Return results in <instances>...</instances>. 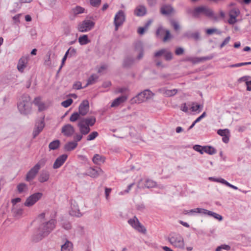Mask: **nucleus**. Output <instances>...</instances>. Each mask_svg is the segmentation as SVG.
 Masks as SVG:
<instances>
[{"label":"nucleus","instance_id":"nucleus-46","mask_svg":"<svg viewBox=\"0 0 251 251\" xmlns=\"http://www.w3.org/2000/svg\"><path fill=\"white\" fill-rule=\"evenodd\" d=\"M206 32L208 35L212 34H213L214 32H216L218 34H221V33H222L221 31L218 30L216 28H209V29H207L206 30Z\"/></svg>","mask_w":251,"mask_h":251},{"label":"nucleus","instance_id":"nucleus-7","mask_svg":"<svg viewBox=\"0 0 251 251\" xmlns=\"http://www.w3.org/2000/svg\"><path fill=\"white\" fill-rule=\"evenodd\" d=\"M43 194L40 192H37L29 196L24 203V205L27 207H31L37 201L41 199Z\"/></svg>","mask_w":251,"mask_h":251},{"label":"nucleus","instance_id":"nucleus-12","mask_svg":"<svg viewBox=\"0 0 251 251\" xmlns=\"http://www.w3.org/2000/svg\"><path fill=\"white\" fill-rule=\"evenodd\" d=\"M39 171L38 166H33L26 174L25 180L29 182L34 179Z\"/></svg>","mask_w":251,"mask_h":251},{"label":"nucleus","instance_id":"nucleus-11","mask_svg":"<svg viewBox=\"0 0 251 251\" xmlns=\"http://www.w3.org/2000/svg\"><path fill=\"white\" fill-rule=\"evenodd\" d=\"M164 33L166 34L164 36L163 41V42H166L171 37V35L170 31L168 29H165L162 26H160L157 28L156 31V35L157 36H162Z\"/></svg>","mask_w":251,"mask_h":251},{"label":"nucleus","instance_id":"nucleus-24","mask_svg":"<svg viewBox=\"0 0 251 251\" xmlns=\"http://www.w3.org/2000/svg\"><path fill=\"white\" fill-rule=\"evenodd\" d=\"M127 99L126 96H122L115 99L111 104V107H114L119 105L121 103L125 102Z\"/></svg>","mask_w":251,"mask_h":251},{"label":"nucleus","instance_id":"nucleus-30","mask_svg":"<svg viewBox=\"0 0 251 251\" xmlns=\"http://www.w3.org/2000/svg\"><path fill=\"white\" fill-rule=\"evenodd\" d=\"M92 161L94 164L99 165L100 163H104L105 161V158L103 156L96 154L93 156Z\"/></svg>","mask_w":251,"mask_h":251},{"label":"nucleus","instance_id":"nucleus-27","mask_svg":"<svg viewBox=\"0 0 251 251\" xmlns=\"http://www.w3.org/2000/svg\"><path fill=\"white\" fill-rule=\"evenodd\" d=\"M77 145L75 141L69 142L65 145L64 149L65 151H70L75 150L77 146Z\"/></svg>","mask_w":251,"mask_h":251},{"label":"nucleus","instance_id":"nucleus-61","mask_svg":"<svg viewBox=\"0 0 251 251\" xmlns=\"http://www.w3.org/2000/svg\"><path fill=\"white\" fill-rule=\"evenodd\" d=\"M73 88L76 90L82 88L81 86V83L80 81L75 82L73 85Z\"/></svg>","mask_w":251,"mask_h":251},{"label":"nucleus","instance_id":"nucleus-37","mask_svg":"<svg viewBox=\"0 0 251 251\" xmlns=\"http://www.w3.org/2000/svg\"><path fill=\"white\" fill-rule=\"evenodd\" d=\"M203 152H206L209 154L212 155L216 152V150L211 146H203Z\"/></svg>","mask_w":251,"mask_h":251},{"label":"nucleus","instance_id":"nucleus-21","mask_svg":"<svg viewBox=\"0 0 251 251\" xmlns=\"http://www.w3.org/2000/svg\"><path fill=\"white\" fill-rule=\"evenodd\" d=\"M96 118L94 116H91L86 118H83L79 122H82V123L89 127L93 126L96 123Z\"/></svg>","mask_w":251,"mask_h":251},{"label":"nucleus","instance_id":"nucleus-28","mask_svg":"<svg viewBox=\"0 0 251 251\" xmlns=\"http://www.w3.org/2000/svg\"><path fill=\"white\" fill-rule=\"evenodd\" d=\"M202 214L207 215L208 216H212L214 217L215 219H218L219 221H222L223 220V217L221 215L214 212L209 211L205 209H203Z\"/></svg>","mask_w":251,"mask_h":251},{"label":"nucleus","instance_id":"nucleus-9","mask_svg":"<svg viewBox=\"0 0 251 251\" xmlns=\"http://www.w3.org/2000/svg\"><path fill=\"white\" fill-rule=\"evenodd\" d=\"M45 126L44 117L38 120L35 125V127L33 131V137L35 138L37 135L42 131Z\"/></svg>","mask_w":251,"mask_h":251},{"label":"nucleus","instance_id":"nucleus-56","mask_svg":"<svg viewBox=\"0 0 251 251\" xmlns=\"http://www.w3.org/2000/svg\"><path fill=\"white\" fill-rule=\"evenodd\" d=\"M166 52V49H162L157 51H156L154 53V57H158L162 55H164V54Z\"/></svg>","mask_w":251,"mask_h":251},{"label":"nucleus","instance_id":"nucleus-14","mask_svg":"<svg viewBox=\"0 0 251 251\" xmlns=\"http://www.w3.org/2000/svg\"><path fill=\"white\" fill-rule=\"evenodd\" d=\"M103 174V171L100 168H98L97 169H95L93 168H90L88 170L87 172L85 174V175L89 176L93 178H96L99 176H100Z\"/></svg>","mask_w":251,"mask_h":251},{"label":"nucleus","instance_id":"nucleus-1","mask_svg":"<svg viewBox=\"0 0 251 251\" xmlns=\"http://www.w3.org/2000/svg\"><path fill=\"white\" fill-rule=\"evenodd\" d=\"M56 222L54 219H51L47 222H42L38 230V233L33 235L32 239L37 242L47 236L55 228Z\"/></svg>","mask_w":251,"mask_h":251},{"label":"nucleus","instance_id":"nucleus-26","mask_svg":"<svg viewBox=\"0 0 251 251\" xmlns=\"http://www.w3.org/2000/svg\"><path fill=\"white\" fill-rule=\"evenodd\" d=\"M134 60H135L132 57H130V56L126 57L123 61V67L125 68H127L131 67L134 64Z\"/></svg>","mask_w":251,"mask_h":251},{"label":"nucleus","instance_id":"nucleus-40","mask_svg":"<svg viewBox=\"0 0 251 251\" xmlns=\"http://www.w3.org/2000/svg\"><path fill=\"white\" fill-rule=\"evenodd\" d=\"M156 186V182L151 179H147L145 182V187L147 188H153Z\"/></svg>","mask_w":251,"mask_h":251},{"label":"nucleus","instance_id":"nucleus-63","mask_svg":"<svg viewBox=\"0 0 251 251\" xmlns=\"http://www.w3.org/2000/svg\"><path fill=\"white\" fill-rule=\"evenodd\" d=\"M214 56L215 55H214V54H211V55H210L209 56H207L201 57V61L202 62V61H206V60H210V59H212L214 57Z\"/></svg>","mask_w":251,"mask_h":251},{"label":"nucleus","instance_id":"nucleus-58","mask_svg":"<svg viewBox=\"0 0 251 251\" xmlns=\"http://www.w3.org/2000/svg\"><path fill=\"white\" fill-rule=\"evenodd\" d=\"M184 52V49L181 47H178L175 50V53L177 55H180L182 54Z\"/></svg>","mask_w":251,"mask_h":251},{"label":"nucleus","instance_id":"nucleus-43","mask_svg":"<svg viewBox=\"0 0 251 251\" xmlns=\"http://www.w3.org/2000/svg\"><path fill=\"white\" fill-rule=\"evenodd\" d=\"M186 60L192 62L194 64L201 62V57H188L186 59Z\"/></svg>","mask_w":251,"mask_h":251},{"label":"nucleus","instance_id":"nucleus-31","mask_svg":"<svg viewBox=\"0 0 251 251\" xmlns=\"http://www.w3.org/2000/svg\"><path fill=\"white\" fill-rule=\"evenodd\" d=\"M161 93L166 97H172L177 93L178 90L176 89L168 90L165 88H163L161 90Z\"/></svg>","mask_w":251,"mask_h":251},{"label":"nucleus","instance_id":"nucleus-52","mask_svg":"<svg viewBox=\"0 0 251 251\" xmlns=\"http://www.w3.org/2000/svg\"><path fill=\"white\" fill-rule=\"evenodd\" d=\"M170 23H171L172 26H173V27L175 30L176 31L180 28L179 25L178 23V22H177L176 21H175L174 20H171L170 21Z\"/></svg>","mask_w":251,"mask_h":251},{"label":"nucleus","instance_id":"nucleus-25","mask_svg":"<svg viewBox=\"0 0 251 251\" xmlns=\"http://www.w3.org/2000/svg\"><path fill=\"white\" fill-rule=\"evenodd\" d=\"M77 126L79 128V131L81 134L86 135L90 131V128L89 126H86L85 124L82 123V122H79Z\"/></svg>","mask_w":251,"mask_h":251},{"label":"nucleus","instance_id":"nucleus-59","mask_svg":"<svg viewBox=\"0 0 251 251\" xmlns=\"http://www.w3.org/2000/svg\"><path fill=\"white\" fill-rule=\"evenodd\" d=\"M230 40V37L229 36H228L226 38V39L224 40V41L223 42V43L220 45V49H222L225 45H227L229 43Z\"/></svg>","mask_w":251,"mask_h":251},{"label":"nucleus","instance_id":"nucleus-62","mask_svg":"<svg viewBox=\"0 0 251 251\" xmlns=\"http://www.w3.org/2000/svg\"><path fill=\"white\" fill-rule=\"evenodd\" d=\"M21 201V199L20 198H16L11 200V203L13 204V207L15 206H18L16 204Z\"/></svg>","mask_w":251,"mask_h":251},{"label":"nucleus","instance_id":"nucleus-34","mask_svg":"<svg viewBox=\"0 0 251 251\" xmlns=\"http://www.w3.org/2000/svg\"><path fill=\"white\" fill-rule=\"evenodd\" d=\"M203 211V208H196L193 209H191L190 210H185L184 211V214L185 215H193L195 213H200L202 214Z\"/></svg>","mask_w":251,"mask_h":251},{"label":"nucleus","instance_id":"nucleus-17","mask_svg":"<svg viewBox=\"0 0 251 251\" xmlns=\"http://www.w3.org/2000/svg\"><path fill=\"white\" fill-rule=\"evenodd\" d=\"M183 37L187 39H193L195 41L201 39L200 34L199 32H192L190 31L185 32L183 34Z\"/></svg>","mask_w":251,"mask_h":251},{"label":"nucleus","instance_id":"nucleus-60","mask_svg":"<svg viewBox=\"0 0 251 251\" xmlns=\"http://www.w3.org/2000/svg\"><path fill=\"white\" fill-rule=\"evenodd\" d=\"M250 78V76H248V75L244 76L241 77L240 78H239L238 80V81L239 82H245L246 84H247V82L249 81L248 80Z\"/></svg>","mask_w":251,"mask_h":251},{"label":"nucleus","instance_id":"nucleus-42","mask_svg":"<svg viewBox=\"0 0 251 251\" xmlns=\"http://www.w3.org/2000/svg\"><path fill=\"white\" fill-rule=\"evenodd\" d=\"M80 114L78 112L73 113L70 117V120L71 122H74L79 119L80 117Z\"/></svg>","mask_w":251,"mask_h":251},{"label":"nucleus","instance_id":"nucleus-38","mask_svg":"<svg viewBox=\"0 0 251 251\" xmlns=\"http://www.w3.org/2000/svg\"><path fill=\"white\" fill-rule=\"evenodd\" d=\"M240 11L238 8H233L230 11L229 13V17L232 19H235L240 14Z\"/></svg>","mask_w":251,"mask_h":251},{"label":"nucleus","instance_id":"nucleus-57","mask_svg":"<svg viewBox=\"0 0 251 251\" xmlns=\"http://www.w3.org/2000/svg\"><path fill=\"white\" fill-rule=\"evenodd\" d=\"M101 0H90V4L94 7H98L100 3Z\"/></svg>","mask_w":251,"mask_h":251},{"label":"nucleus","instance_id":"nucleus-19","mask_svg":"<svg viewBox=\"0 0 251 251\" xmlns=\"http://www.w3.org/2000/svg\"><path fill=\"white\" fill-rule=\"evenodd\" d=\"M71 214L73 216L80 217L81 216V214L80 212L79 209L78 208V204L75 201L71 202Z\"/></svg>","mask_w":251,"mask_h":251},{"label":"nucleus","instance_id":"nucleus-23","mask_svg":"<svg viewBox=\"0 0 251 251\" xmlns=\"http://www.w3.org/2000/svg\"><path fill=\"white\" fill-rule=\"evenodd\" d=\"M61 251H73V243L68 240H66L61 246Z\"/></svg>","mask_w":251,"mask_h":251},{"label":"nucleus","instance_id":"nucleus-53","mask_svg":"<svg viewBox=\"0 0 251 251\" xmlns=\"http://www.w3.org/2000/svg\"><path fill=\"white\" fill-rule=\"evenodd\" d=\"M230 249V246H229L228 245H222L220 246H219L216 249V251H221L222 250L224 249V250H229V249Z\"/></svg>","mask_w":251,"mask_h":251},{"label":"nucleus","instance_id":"nucleus-54","mask_svg":"<svg viewBox=\"0 0 251 251\" xmlns=\"http://www.w3.org/2000/svg\"><path fill=\"white\" fill-rule=\"evenodd\" d=\"M84 9L80 6H76L74 9V12L75 14H78L83 13Z\"/></svg>","mask_w":251,"mask_h":251},{"label":"nucleus","instance_id":"nucleus-32","mask_svg":"<svg viewBox=\"0 0 251 251\" xmlns=\"http://www.w3.org/2000/svg\"><path fill=\"white\" fill-rule=\"evenodd\" d=\"M146 13V8L144 6L140 5L134 10V14L137 16H143Z\"/></svg>","mask_w":251,"mask_h":251},{"label":"nucleus","instance_id":"nucleus-39","mask_svg":"<svg viewBox=\"0 0 251 251\" xmlns=\"http://www.w3.org/2000/svg\"><path fill=\"white\" fill-rule=\"evenodd\" d=\"M99 76L96 74L92 75L88 78L86 86L94 84L97 80L98 79Z\"/></svg>","mask_w":251,"mask_h":251},{"label":"nucleus","instance_id":"nucleus-55","mask_svg":"<svg viewBox=\"0 0 251 251\" xmlns=\"http://www.w3.org/2000/svg\"><path fill=\"white\" fill-rule=\"evenodd\" d=\"M193 149L199 152L201 154H203V147H202L200 145H195L194 147H193Z\"/></svg>","mask_w":251,"mask_h":251},{"label":"nucleus","instance_id":"nucleus-20","mask_svg":"<svg viewBox=\"0 0 251 251\" xmlns=\"http://www.w3.org/2000/svg\"><path fill=\"white\" fill-rule=\"evenodd\" d=\"M27 61L26 57H23L20 59L17 65V69L19 72L21 73L24 72L25 68L26 67Z\"/></svg>","mask_w":251,"mask_h":251},{"label":"nucleus","instance_id":"nucleus-36","mask_svg":"<svg viewBox=\"0 0 251 251\" xmlns=\"http://www.w3.org/2000/svg\"><path fill=\"white\" fill-rule=\"evenodd\" d=\"M78 42L81 45H84L90 42L87 35H83L78 38Z\"/></svg>","mask_w":251,"mask_h":251},{"label":"nucleus","instance_id":"nucleus-8","mask_svg":"<svg viewBox=\"0 0 251 251\" xmlns=\"http://www.w3.org/2000/svg\"><path fill=\"white\" fill-rule=\"evenodd\" d=\"M95 25V23L91 20H84L78 25V30L81 32L90 30Z\"/></svg>","mask_w":251,"mask_h":251},{"label":"nucleus","instance_id":"nucleus-41","mask_svg":"<svg viewBox=\"0 0 251 251\" xmlns=\"http://www.w3.org/2000/svg\"><path fill=\"white\" fill-rule=\"evenodd\" d=\"M135 50L136 51H144L143 44L141 42H137L135 44Z\"/></svg>","mask_w":251,"mask_h":251},{"label":"nucleus","instance_id":"nucleus-6","mask_svg":"<svg viewBox=\"0 0 251 251\" xmlns=\"http://www.w3.org/2000/svg\"><path fill=\"white\" fill-rule=\"evenodd\" d=\"M128 223L139 232L146 233V228L139 222L136 217L134 216L133 218L129 219Z\"/></svg>","mask_w":251,"mask_h":251},{"label":"nucleus","instance_id":"nucleus-10","mask_svg":"<svg viewBox=\"0 0 251 251\" xmlns=\"http://www.w3.org/2000/svg\"><path fill=\"white\" fill-rule=\"evenodd\" d=\"M160 12L163 15L169 16L175 14L176 11L171 4H164L160 7Z\"/></svg>","mask_w":251,"mask_h":251},{"label":"nucleus","instance_id":"nucleus-4","mask_svg":"<svg viewBox=\"0 0 251 251\" xmlns=\"http://www.w3.org/2000/svg\"><path fill=\"white\" fill-rule=\"evenodd\" d=\"M153 96V94L152 92L149 89L145 90L133 98L131 100L132 103H140L143 102L146 100L150 99Z\"/></svg>","mask_w":251,"mask_h":251},{"label":"nucleus","instance_id":"nucleus-3","mask_svg":"<svg viewBox=\"0 0 251 251\" xmlns=\"http://www.w3.org/2000/svg\"><path fill=\"white\" fill-rule=\"evenodd\" d=\"M201 15H203L216 21L218 20V17L214 15L213 10L207 6H199L193 10V16L194 18H198Z\"/></svg>","mask_w":251,"mask_h":251},{"label":"nucleus","instance_id":"nucleus-51","mask_svg":"<svg viewBox=\"0 0 251 251\" xmlns=\"http://www.w3.org/2000/svg\"><path fill=\"white\" fill-rule=\"evenodd\" d=\"M62 227L66 230H69L72 228L71 224L67 221H64L61 224Z\"/></svg>","mask_w":251,"mask_h":251},{"label":"nucleus","instance_id":"nucleus-16","mask_svg":"<svg viewBox=\"0 0 251 251\" xmlns=\"http://www.w3.org/2000/svg\"><path fill=\"white\" fill-rule=\"evenodd\" d=\"M67 157V155L64 154L57 157L53 163V169H56L60 167L66 160Z\"/></svg>","mask_w":251,"mask_h":251},{"label":"nucleus","instance_id":"nucleus-33","mask_svg":"<svg viewBox=\"0 0 251 251\" xmlns=\"http://www.w3.org/2000/svg\"><path fill=\"white\" fill-rule=\"evenodd\" d=\"M13 215L16 217L21 216L23 213V209L18 206H15L12 207V209Z\"/></svg>","mask_w":251,"mask_h":251},{"label":"nucleus","instance_id":"nucleus-47","mask_svg":"<svg viewBox=\"0 0 251 251\" xmlns=\"http://www.w3.org/2000/svg\"><path fill=\"white\" fill-rule=\"evenodd\" d=\"M44 64L47 66H51V63L50 61V53L49 52L46 55V58L44 61Z\"/></svg>","mask_w":251,"mask_h":251},{"label":"nucleus","instance_id":"nucleus-44","mask_svg":"<svg viewBox=\"0 0 251 251\" xmlns=\"http://www.w3.org/2000/svg\"><path fill=\"white\" fill-rule=\"evenodd\" d=\"M217 133L220 136L224 137L227 135H229V131L228 129H219L218 130Z\"/></svg>","mask_w":251,"mask_h":251},{"label":"nucleus","instance_id":"nucleus-29","mask_svg":"<svg viewBox=\"0 0 251 251\" xmlns=\"http://www.w3.org/2000/svg\"><path fill=\"white\" fill-rule=\"evenodd\" d=\"M17 190L19 194L27 193L28 187L27 184L25 183H20L17 186Z\"/></svg>","mask_w":251,"mask_h":251},{"label":"nucleus","instance_id":"nucleus-13","mask_svg":"<svg viewBox=\"0 0 251 251\" xmlns=\"http://www.w3.org/2000/svg\"><path fill=\"white\" fill-rule=\"evenodd\" d=\"M89 104L87 100H84L78 107V113L82 116L86 115L89 111Z\"/></svg>","mask_w":251,"mask_h":251},{"label":"nucleus","instance_id":"nucleus-48","mask_svg":"<svg viewBox=\"0 0 251 251\" xmlns=\"http://www.w3.org/2000/svg\"><path fill=\"white\" fill-rule=\"evenodd\" d=\"M164 57L166 60L170 61L173 58V54L171 52L168 51L166 50V52L164 54Z\"/></svg>","mask_w":251,"mask_h":251},{"label":"nucleus","instance_id":"nucleus-64","mask_svg":"<svg viewBox=\"0 0 251 251\" xmlns=\"http://www.w3.org/2000/svg\"><path fill=\"white\" fill-rule=\"evenodd\" d=\"M69 51L70 52V57L75 56L76 54V50L75 49L72 48V47H70L69 49Z\"/></svg>","mask_w":251,"mask_h":251},{"label":"nucleus","instance_id":"nucleus-18","mask_svg":"<svg viewBox=\"0 0 251 251\" xmlns=\"http://www.w3.org/2000/svg\"><path fill=\"white\" fill-rule=\"evenodd\" d=\"M126 19L125 15L123 11L119 10L115 15L114 22L123 25Z\"/></svg>","mask_w":251,"mask_h":251},{"label":"nucleus","instance_id":"nucleus-45","mask_svg":"<svg viewBox=\"0 0 251 251\" xmlns=\"http://www.w3.org/2000/svg\"><path fill=\"white\" fill-rule=\"evenodd\" d=\"M98 135V133L97 131H93L87 136V140L88 141L93 140L95 139Z\"/></svg>","mask_w":251,"mask_h":251},{"label":"nucleus","instance_id":"nucleus-50","mask_svg":"<svg viewBox=\"0 0 251 251\" xmlns=\"http://www.w3.org/2000/svg\"><path fill=\"white\" fill-rule=\"evenodd\" d=\"M47 159L45 158H43L40 159L35 166H38V169L40 170L41 167H43L45 165Z\"/></svg>","mask_w":251,"mask_h":251},{"label":"nucleus","instance_id":"nucleus-2","mask_svg":"<svg viewBox=\"0 0 251 251\" xmlns=\"http://www.w3.org/2000/svg\"><path fill=\"white\" fill-rule=\"evenodd\" d=\"M32 102L30 97L26 94L23 95L17 103L18 109L21 114L27 115L31 111Z\"/></svg>","mask_w":251,"mask_h":251},{"label":"nucleus","instance_id":"nucleus-15","mask_svg":"<svg viewBox=\"0 0 251 251\" xmlns=\"http://www.w3.org/2000/svg\"><path fill=\"white\" fill-rule=\"evenodd\" d=\"M75 132L74 127L70 124L64 126L61 129V132L66 136H71Z\"/></svg>","mask_w":251,"mask_h":251},{"label":"nucleus","instance_id":"nucleus-5","mask_svg":"<svg viewBox=\"0 0 251 251\" xmlns=\"http://www.w3.org/2000/svg\"><path fill=\"white\" fill-rule=\"evenodd\" d=\"M169 242L174 246L180 249L184 248L183 238L179 234H173L168 238Z\"/></svg>","mask_w":251,"mask_h":251},{"label":"nucleus","instance_id":"nucleus-35","mask_svg":"<svg viewBox=\"0 0 251 251\" xmlns=\"http://www.w3.org/2000/svg\"><path fill=\"white\" fill-rule=\"evenodd\" d=\"M60 145V142L59 140H55L51 142L49 145V148L50 150H55L57 149Z\"/></svg>","mask_w":251,"mask_h":251},{"label":"nucleus","instance_id":"nucleus-22","mask_svg":"<svg viewBox=\"0 0 251 251\" xmlns=\"http://www.w3.org/2000/svg\"><path fill=\"white\" fill-rule=\"evenodd\" d=\"M50 177V173L47 170H42L38 177V180L41 183L47 181Z\"/></svg>","mask_w":251,"mask_h":251},{"label":"nucleus","instance_id":"nucleus-49","mask_svg":"<svg viewBox=\"0 0 251 251\" xmlns=\"http://www.w3.org/2000/svg\"><path fill=\"white\" fill-rule=\"evenodd\" d=\"M73 100L71 99H68L66 100H64L61 102V105L64 107H67L69 106L73 102Z\"/></svg>","mask_w":251,"mask_h":251}]
</instances>
